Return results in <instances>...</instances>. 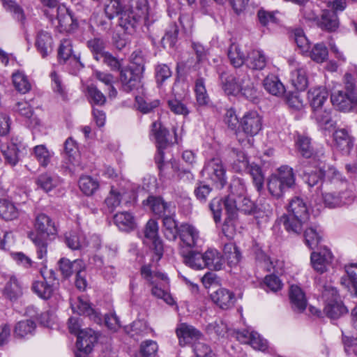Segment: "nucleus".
<instances>
[{
  "label": "nucleus",
  "mask_w": 357,
  "mask_h": 357,
  "mask_svg": "<svg viewBox=\"0 0 357 357\" xmlns=\"http://www.w3.org/2000/svg\"><path fill=\"white\" fill-rule=\"evenodd\" d=\"M64 160L62 163V168L68 171L70 174H73L80 167L79 161V151L76 142L72 138L68 137L64 142Z\"/></svg>",
  "instance_id": "nucleus-13"
},
{
  "label": "nucleus",
  "mask_w": 357,
  "mask_h": 357,
  "mask_svg": "<svg viewBox=\"0 0 357 357\" xmlns=\"http://www.w3.org/2000/svg\"><path fill=\"white\" fill-rule=\"evenodd\" d=\"M33 228L34 231L29 234H35L39 238H54L58 232L54 222L45 213L36 216Z\"/></svg>",
  "instance_id": "nucleus-15"
},
{
  "label": "nucleus",
  "mask_w": 357,
  "mask_h": 357,
  "mask_svg": "<svg viewBox=\"0 0 357 357\" xmlns=\"http://www.w3.org/2000/svg\"><path fill=\"white\" fill-rule=\"evenodd\" d=\"M298 153L305 158H310L312 155L311 139L305 136H298L296 142Z\"/></svg>",
  "instance_id": "nucleus-58"
},
{
  "label": "nucleus",
  "mask_w": 357,
  "mask_h": 357,
  "mask_svg": "<svg viewBox=\"0 0 357 357\" xmlns=\"http://www.w3.org/2000/svg\"><path fill=\"white\" fill-rule=\"evenodd\" d=\"M115 225L121 231L129 232L136 227V222L133 215L129 212H121L114 216Z\"/></svg>",
  "instance_id": "nucleus-33"
},
{
  "label": "nucleus",
  "mask_w": 357,
  "mask_h": 357,
  "mask_svg": "<svg viewBox=\"0 0 357 357\" xmlns=\"http://www.w3.org/2000/svg\"><path fill=\"white\" fill-rule=\"evenodd\" d=\"M315 176L317 181H328L333 184H339L342 190L347 189V181L335 167L326 164L321 158L316 159L314 157V178Z\"/></svg>",
  "instance_id": "nucleus-10"
},
{
  "label": "nucleus",
  "mask_w": 357,
  "mask_h": 357,
  "mask_svg": "<svg viewBox=\"0 0 357 357\" xmlns=\"http://www.w3.org/2000/svg\"><path fill=\"white\" fill-rule=\"evenodd\" d=\"M26 149V145L21 137H13L9 142L1 145V151L5 163L15 167L20 161V152Z\"/></svg>",
  "instance_id": "nucleus-14"
},
{
  "label": "nucleus",
  "mask_w": 357,
  "mask_h": 357,
  "mask_svg": "<svg viewBox=\"0 0 357 357\" xmlns=\"http://www.w3.org/2000/svg\"><path fill=\"white\" fill-rule=\"evenodd\" d=\"M227 56L231 64L235 67H241L245 61L244 53L241 51V47L235 43H232L228 50Z\"/></svg>",
  "instance_id": "nucleus-49"
},
{
  "label": "nucleus",
  "mask_w": 357,
  "mask_h": 357,
  "mask_svg": "<svg viewBox=\"0 0 357 357\" xmlns=\"http://www.w3.org/2000/svg\"><path fill=\"white\" fill-rule=\"evenodd\" d=\"M13 83L17 91L21 93H26L31 89V84L27 77L21 71L13 74Z\"/></svg>",
  "instance_id": "nucleus-55"
},
{
  "label": "nucleus",
  "mask_w": 357,
  "mask_h": 357,
  "mask_svg": "<svg viewBox=\"0 0 357 357\" xmlns=\"http://www.w3.org/2000/svg\"><path fill=\"white\" fill-rule=\"evenodd\" d=\"M168 130L160 122L152 123L151 135L154 137L157 147H167L170 142L167 138Z\"/></svg>",
  "instance_id": "nucleus-43"
},
{
  "label": "nucleus",
  "mask_w": 357,
  "mask_h": 357,
  "mask_svg": "<svg viewBox=\"0 0 357 357\" xmlns=\"http://www.w3.org/2000/svg\"><path fill=\"white\" fill-rule=\"evenodd\" d=\"M128 6L124 5V0H107L105 5V13L109 20L120 15Z\"/></svg>",
  "instance_id": "nucleus-46"
},
{
  "label": "nucleus",
  "mask_w": 357,
  "mask_h": 357,
  "mask_svg": "<svg viewBox=\"0 0 357 357\" xmlns=\"http://www.w3.org/2000/svg\"><path fill=\"white\" fill-rule=\"evenodd\" d=\"M331 293L325 307L324 312L331 319H338L340 317L348 313V309L344 305L340 296L337 291H328Z\"/></svg>",
  "instance_id": "nucleus-20"
},
{
  "label": "nucleus",
  "mask_w": 357,
  "mask_h": 357,
  "mask_svg": "<svg viewBox=\"0 0 357 357\" xmlns=\"http://www.w3.org/2000/svg\"><path fill=\"white\" fill-rule=\"evenodd\" d=\"M267 63V57L262 50H252L247 58V66L255 70H261L265 68Z\"/></svg>",
  "instance_id": "nucleus-34"
},
{
  "label": "nucleus",
  "mask_w": 357,
  "mask_h": 357,
  "mask_svg": "<svg viewBox=\"0 0 357 357\" xmlns=\"http://www.w3.org/2000/svg\"><path fill=\"white\" fill-rule=\"evenodd\" d=\"M145 63L146 61L142 51L137 50L132 53V66L120 70V81L125 91L130 92L141 86V79L145 70Z\"/></svg>",
  "instance_id": "nucleus-3"
},
{
  "label": "nucleus",
  "mask_w": 357,
  "mask_h": 357,
  "mask_svg": "<svg viewBox=\"0 0 357 357\" xmlns=\"http://www.w3.org/2000/svg\"><path fill=\"white\" fill-rule=\"evenodd\" d=\"M87 98L92 105H102L106 102L105 95L93 84L87 86Z\"/></svg>",
  "instance_id": "nucleus-60"
},
{
  "label": "nucleus",
  "mask_w": 357,
  "mask_h": 357,
  "mask_svg": "<svg viewBox=\"0 0 357 357\" xmlns=\"http://www.w3.org/2000/svg\"><path fill=\"white\" fill-rule=\"evenodd\" d=\"M144 206L158 218H164L168 215H175L176 207L172 202H167L160 196H149L143 202Z\"/></svg>",
  "instance_id": "nucleus-18"
},
{
  "label": "nucleus",
  "mask_w": 357,
  "mask_h": 357,
  "mask_svg": "<svg viewBox=\"0 0 357 357\" xmlns=\"http://www.w3.org/2000/svg\"><path fill=\"white\" fill-rule=\"evenodd\" d=\"M172 72L167 64L160 63L155 67V78L158 85H162L172 77Z\"/></svg>",
  "instance_id": "nucleus-63"
},
{
  "label": "nucleus",
  "mask_w": 357,
  "mask_h": 357,
  "mask_svg": "<svg viewBox=\"0 0 357 357\" xmlns=\"http://www.w3.org/2000/svg\"><path fill=\"white\" fill-rule=\"evenodd\" d=\"M176 335L181 345L193 344L202 337V334L195 327L186 324H181L176 329Z\"/></svg>",
  "instance_id": "nucleus-24"
},
{
  "label": "nucleus",
  "mask_w": 357,
  "mask_h": 357,
  "mask_svg": "<svg viewBox=\"0 0 357 357\" xmlns=\"http://www.w3.org/2000/svg\"><path fill=\"white\" fill-rule=\"evenodd\" d=\"M336 144L341 149H351L354 146V139L347 130L341 128L335 130L333 134Z\"/></svg>",
  "instance_id": "nucleus-47"
},
{
  "label": "nucleus",
  "mask_w": 357,
  "mask_h": 357,
  "mask_svg": "<svg viewBox=\"0 0 357 357\" xmlns=\"http://www.w3.org/2000/svg\"><path fill=\"white\" fill-rule=\"evenodd\" d=\"M234 160L231 167L234 171L238 173L245 172L250 164H249L246 155L241 151L233 150Z\"/></svg>",
  "instance_id": "nucleus-54"
},
{
  "label": "nucleus",
  "mask_w": 357,
  "mask_h": 357,
  "mask_svg": "<svg viewBox=\"0 0 357 357\" xmlns=\"http://www.w3.org/2000/svg\"><path fill=\"white\" fill-rule=\"evenodd\" d=\"M44 13L60 33L73 32L77 27V20L73 18L71 13L64 6H59L54 9H45Z\"/></svg>",
  "instance_id": "nucleus-8"
},
{
  "label": "nucleus",
  "mask_w": 357,
  "mask_h": 357,
  "mask_svg": "<svg viewBox=\"0 0 357 357\" xmlns=\"http://www.w3.org/2000/svg\"><path fill=\"white\" fill-rule=\"evenodd\" d=\"M203 261L204 268L218 271L223 265V257L216 249H208L203 254Z\"/></svg>",
  "instance_id": "nucleus-29"
},
{
  "label": "nucleus",
  "mask_w": 357,
  "mask_h": 357,
  "mask_svg": "<svg viewBox=\"0 0 357 357\" xmlns=\"http://www.w3.org/2000/svg\"><path fill=\"white\" fill-rule=\"evenodd\" d=\"M289 298L291 309L296 312H303L307 307L304 291H289Z\"/></svg>",
  "instance_id": "nucleus-45"
},
{
  "label": "nucleus",
  "mask_w": 357,
  "mask_h": 357,
  "mask_svg": "<svg viewBox=\"0 0 357 357\" xmlns=\"http://www.w3.org/2000/svg\"><path fill=\"white\" fill-rule=\"evenodd\" d=\"M68 328L71 333L77 335V347L84 352H91L94 344L98 340V334L91 328L80 329L79 320L75 317L68 319Z\"/></svg>",
  "instance_id": "nucleus-9"
},
{
  "label": "nucleus",
  "mask_w": 357,
  "mask_h": 357,
  "mask_svg": "<svg viewBox=\"0 0 357 357\" xmlns=\"http://www.w3.org/2000/svg\"><path fill=\"white\" fill-rule=\"evenodd\" d=\"M15 109L20 116L29 121L31 125H36L38 123V119L33 116V109L29 102L26 101L18 102L16 104Z\"/></svg>",
  "instance_id": "nucleus-57"
},
{
  "label": "nucleus",
  "mask_w": 357,
  "mask_h": 357,
  "mask_svg": "<svg viewBox=\"0 0 357 357\" xmlns=\"http://www.w3.org/2000/svg\"><path fill=\"white\" fill-rule=\"evenodd\" d=\"M65 243L72 250H82L89 245L86 235L80 229L66 233Z\"/></svg>",
  "instance_id": "nucleus-26"
},
{
  "label": "nucleus",
  "mask_w": 357,
  "mask_h": 357,
  "mask_svg": "<svg viewBox=\"0 0 357 357\" xmlns=\"http://www.w3.org/2000/svg\"><path fill=\"white\" fill-rule=\"evenodd\" d=\"M318 26L323 30L333 32L339 26V20L337 14L328 10H324L321 19L318 22Z\"/></svg>",
  "instance_id": "nucleus-35"
},
{
  "label": "nucleus",
  "mask_w": 357,
  "mask_h": 357,
  "mask_svg": "<svg viewBox=\"0 0 357 357\" xmlns=\"http://www.w3.org/2000/svg\"><path fill=\"white\" fill-rule=\"evenodd\" d=\"M124 331L132 337L138 338L139 336L149 334L152 329L148 326L146 321L139 319L134 321L128 326H126Z\"/></svg>",
  "instance_id": "nucleus-39"
},
{
  "label": "nucleus",
  "mask_w": 357,
  "mask_h": 357,
  "mask_svg": "<svg viewBox=\"0 0 357 357\" xmlns=\"http://www.w3.org/2000/svg\"><path fill=\"white\" fill-rule=\"evenodd\" d=\"M291 82L298 91H304L307 86L306 71L304 68H298L291 73Z\"/></svg>",
  "instance_id": "nucleus-53"
},
{
  "label": "nucleus",
  "mask_w": 357,
  "mask_h": 357,
  "mask_svg": "<svg viewBox=\"0 0 357 357\" xmlns=\"http://www.w3.org/2000/svg\"><path fill=\"white\" fill-rule=\"evenodd\" d=\"M295 182L293 169L288 166H282L277 174L271 175L267 183L270 194L276 197H281L286 190L291 188Z\"/></svg>",
  "instance_id": "nucleus-7"
},
{
  "label": "nucleus",
  "mask_w": 357,
  "mask_h": 357,
  "mask_svg": "<svg viewBox=\"0 0 357 357\" xmlns=\"http://www.w3.org/2000/svg\"><path fill=\"white\" fill-rule=\"evenodd\" d=\"M317 246L314 248V271L322 274L328 271L333 259V255L325 245H321L322 236L314 229V241Z\"/></svg>",
  "instance_id": "nucleus-12"
},
{
  "label": "nucleus",
  "mask_w": 357,
  "mask_h": 357,
  "mask_svg": "<svg viewBox=\"0 0 357 357\" xmlns=\"http://www.w3.org/2000/svg\"><path fill=\"white\" fill-rule=\"evenodd\" d=\"M94 76L97 79L103 83L107 87L108 95L109 98H115L116 96L117 91L113 85L114 76L112 74L96 70L94 72Z\"/></svg>",
  "instance_id": "nucleus-52"
},
{
  "label": "nucleus",
  "mask_w": 357,
  "mask_h": 357,
  "mask_svg": "<svg viewBox=\"0 0 357 357\" xmlns=\"http://www.w3.org/2000/svg\"><path fill=\"white\" fill-rule=\"evenodd\" d=\"M20 210L10 201L6 199H0V217L10 221L17 219L20 215Z\"/></svg>",
  "instance_id": "nucleus-37"
},
{
  "label": "nucleus",
  "mask_w": 357,
  "mask_h": 357,
  "mask_svg": "<svg viewBox=\"0 0 357 357\" xmlns=\"http://www.w3.org/2000/svg\"><path fill=\"white\" fill-rule=\"evenodd\" d=\"M36 324L31 319L18 321L14 328V335L17 338H26L32 336L36 331Z\"/></svg>",
  "instance_id": "nucleus-36"
},
{
  "label": "nucleus",
  "mask_w": 357,
  "mask_h": 357,
  "mask_svg": "<svg viewBox=\"0 0 357 357\" xmlns=\"http://www.w3.org/2000/svg\"><path fill=\"white\" fill-rule=\"evenodd\" d=\"M178 235L183 243L189 248L195 246L199 237V231L187 223L181 225Z\"/></svg>",
  "instance_id": "nucleus-27"
},
{
  "label": "nucleus",
  "mask_w": 357,
  "mask_h": 357,
  "mask_svg": "<svg viewBox=\"0 0 357 357\" xmlns=\"http://www.w3.org/2000/svg\"><path fill=\"white\" fill-rule=\"evenodd\" d=\"M229 188L231 194L226 197L225 199H220L224 201L228 197H231L236 201V204L237 205V200L236 199L235 197H237L238 199H241L243 196H245L246 192V186L241 179L236 178L234 179L231 183Z\"/></svg>",
  "instance_id": "nucleus-56"
},
{
  "label": "nucleus",
  "mask_w": 357,
  "mask_h": 357,
  "mask_svg": "<svg viewBox=\"0 0 357 357\" xmlns=\"http://www.w3.org/2000/svg\"><path fill=\"white\" fill-rule=\"evenodd\" d=\"M294 40L301 52L312 59V49L309 40L306 38L301 29H296L294 32Z\"/></svg>",
  "instance_id": "nucleus-44"
},
{
  "label": "nucleus",
  "mask_w": 357,
  "mask_h": 357,
  "mask_svg": "<svg viewBox=\"0 0 357 357\" xmlns=\"http://www.w3.org/2000/svg\"><path fill=\"white\" fill-rule=\"evenodd\" d=\"M72 52L73 50L70 41L68 40H62L58 50L59 59H63L64 61L68 59H73L77 69L83 68L84 65L81 63L78 57L76 56L72 57Z\"/></svg>",
  "instance_id": "nucleus-41"
},
{
  "label": "nucleus",
  "mask_w": 357,
  "mask_h": 357,
  "mask_svg": "<svg viewBox=\"0 0 357 357\" xmlns=\"http://www.w3.org/2000/svg\"><path fill=\"white\" fill-rule=\"evenodd\" d=\"M70 305L73 312L86 315L97 324L102 321L100 314L91 307L86 297L79 296L76 298H71Z\"/></svg>",
  "instance_id": "nucleus-19"
},
{
  "label": "nucleus",
  "mask_w": 357,
  "mask_h": 357,
  "mask_svg": "<svg viewBox=\"0 0 357 357\" xmlns=\"http://www.w3.org/2000/svg\"><path fill=\"white\" fill-rule=\"evenodd\" d=\"M203 261V254L198 252L191 251L184 257L185 264L196 270L204 268Z\"/></svg>",
  "instance_id": "nucleus-59"
},
{
  "label": "nucleus",
  "mask_w": 357,
  "mask_h": 357,
  "mask_svg": "<svg viewBox=\"0 0 357 357\" xmlns=\"http://www.w3.org/2000/svg\"><path fill=\"white\" fill-rule=\"evenodd\" d=\"M210 298L215 304L223 310L231 307L236 301L233 291H213L210 294Z\"/></svg>",
  "instance_id": "nucleus-30"
},
{
  "label": "nucleus",
  "mask_w": 357,
  "mask_h": 357,
  "mask_svg": "<svg viewBox=\"0 0 357 357\" xmlns=\"http://www.w3.org/2000/svg\"><path fill=\"white\" fill-rule=\"evenodd\" d=\"M310 212L307 204L302 198L296 197L291 199L287 206V213L280 218V222L289 232L296 234L304 230L305 244L310 248L312 228L308 227Z\"/></svg>",
  "instance_id": "nucleus-1"
},
{
  "label": "nucleus",
  "mask_w": 357,
  "mask_h": 357,
  "mask_svg": "<svg viewBox=\"0 0 357 357\" xmlns=\"http://www.w3.org/2000/svg\"><path fill=\"white\" fill-rule=\"evenodd\" d=\"M53 38L51 34L43 30L38 32L35 45L43 58L47 57L53 50Z\"/></svg>",
  "instance_id": "nucleus-25"
},
{
  "label": "nucleus",
  "mask_w": 357,
  "mask_h": 357,
  "mask_svg": "<svg viewBox=\"0 0 357 357\" xmlns=\"http://www.w3.org/2000/svg\"><path fill=\"white\" fill-rule=\"evenodd\" d=\"M263 127L262 117L256 111L246 112L240 120L241 130H236V137L243 147L253 145V137L257 135Z\"/></svg>",
  "instance_id": "nucleus-6"
},
{
  "label": "nucleus",
  "mask_w": 357,
  "mask_h": 357,
  "mask_svg": "<svg viewBox=\"0 0 357 357\" xmlns=\"http://www.w3.org/2000/svg\"><path fill=\"white\" fill-rule=\"evenodd\" d=\"M203 174L208 177L213 183L222 188L226 183V172L222 160L218 158L208 161L203 170Z\"/></svg>",
  "instance_id": "nucleus-17"
},
{
  "label": "nucleus",
  "mask_w": 357,
  "mask_h": 357,
  "mask_svg": "<svg viewBox=\"0 0 357 357\" xmlns=\"http://www.w3.org/2000/svg\"><path fill=\"white\" fill-rule=\"evenodd\" d=\"M346 276L340 279V284L343 288L357 290V264L345 266Z\"/></svg>",
  "instance_id": "nucleus-40"
},
{
  "label": "nucleus",
  "mask_w": 357,
  "mask_h": 357,
  "mask_svg": "<svg viewBox=\"0 0 357 357\" xmlns=\"http://www.w3.org/2000/svg\"><path fill=\"white\" fill-rule=\"evenodd\" d=\"M28 236L36 246L37 258L42 260V264L46 267L48 238H39L35 234H29Z\"/></svg>",
  "instance_id": "nucleus-42"
},
{
  "label": "nucleus",
  "mask_w": 357,
  "mask_h": 357,
  "mask_svg": "<svg viewBox=\"0 0 357 357\" xmlns=\"http://www.w3.org/2000/svg\"><path fill=\"white\" fill-rule=\"evenodd\" d=\"M35 183L38 188L46 192H48L57 185L58 180L50 174L44 173L40 174L37 178H36Z\"/></svg>",
  "instance_id": "nucleus-48"
},
{
  "label": "nucleus",
  "mask_w": 357,
  "mask_h": 357,
  "mask_svg": "<svg viewBox=\"0 0 357 357\" xmlns=\"http://www.w3.org/2000/svg\"><path fill=\"white\" fill-rule=\"evenodd\" d=\"M354 197L351 191L345 190L338 192V195L336 192L322 194L321 199L326 206L335 208L351 203Z\"/></svg>",
  "instance_id": "nucleus-23"
},
{
  "label": "nucleus",
  "mask_w": 357,
  "mask_h": 357,
  "mask_svg": "<svg viewBox=\"0 0 357 357\" xmlns=\"http://www.w3.org/2000/svg\"><path fill=\"white\" fill-rule=\"evenodd\" d=\"M79 187L86 195H92L99 188V183L90 176H82L79 180Z\"/></svg>",
  "instance_id": "nucleus-51"
},
{
  "label": "nucleus",
  "mask_w": 357,
  "mask_h": 357,
  "mask_svg": "<svg viewBox=\"0 0 357 357\" xmlns=\"http://www.w3.org/2000/svg\"><path fill=\"white\" fill-rule=\"evenodd\" d=\"M140 273L144 283L151 290H167L169 289V279L162 272L157 271L150 264H144L141 267Z\"/></svg>",
  "instance_id": "nucleus-11"
},
{
  "label": "nucleus",
  "mask_w": 357,
  "mask_h": 357,
  "mask_svg": "<svg viewBox=\"0 0 357 357\" xmlns=\"http://www.w3.org/2000/svg\"><path fill=\"white\" fill-rule=\"evenodd\" d=\"M246 171L250 174L257 190L261 192L264 184V175L261 167L257 164L251 163Z\"/></svg>",
  "instance_id": "nucleus-50"
},
{
  "label": "nucleus",
  "mask_w": 357,
  "mask_h": 357,
  "mask_svg": "<svg viewBox=\"0 0 357 357\" xmlns=\"http://www.w3.org/2000/svg\"><path fill=\"white\" fill-rule=\"evenodd\" d=\"M33 154L40 165L47 167L50 162L52 154L45 145H37L33 148Z\"/></svg>",
  "instance_id": "nucleus-62"
},
{
  "label": "nucleus",
  "mask_w": 357,
  "mask_h": 357,
  "mask_svg": "<svg viewBox=\"0 0 357 357\" xmlns=\"http://www.w3.org/2000/svg\"><path fill=\"white\" fill-rule=\"evenodd\" d=\"M158 230V222L155 220L150 219L145 225L144 233L145 238L151 241L158 259H160L162 256L163 245L159 237Z\"/></svg>",
  "instance_id": "nucleus-21"
},
{
  "label": "nucleus",
  "mask_w": 357,
  "mask_h": 357,
  "mask_svg": "<svg viewBox=\"0 0 357 357\" xmlns=\"http://www.w3.org/2000/svg\"><path fill=\"white\" fill-rule=\"evenodd\" d=\"M147 13V0H130L128 7L120 15L119 25L126 33L132 34L135 32L140 22L146 18Z\"/></svg>",
  "instance_id": "nucleus-4"
},
{
  "label": "nucleus",
  "mask_w": 357,
  "mask_h": 357,
  "mask_svg": "<svg viewBox=\"0 0 357 357\" xmlns=\"http://www.w3.org/2000/svg\"><path fill=\"white\" fill-rule=\"evenodd\" d=\"M265 90L270 94L275 96H281L285 92L284 84L279 77L273 74L268 75L263 82Z\"/></svg>",
  "instance_id": "nucleus-32"
},
{
  "label": "nucleus",
  "mask_w": 357,
  "mask_h": 357,
  "mask_svg": "<svg viewBox=\"0 0 357 357\" xmlns=\"http://www.w3.org/2000/svg\"><path fill=\"white\" fill-rule=\"evenodd\" d=\"M175 215H168L162 218L163 233L165 238L169 241H174L179 232L177 222L175 220Z\"/></svg>",
  "instance_id": "nucleus-38"
},
{
  "label": "nucleus",
  "mask_w": 357,
  "mask_h": 357,
  "mask_svg": "<svg viewBox=\"0 0 357 357\" xmlns=\"http://www.w3.org/2000/svg\"><path fill=\"white\" fill-rule=\"evenodd\" d=\"M158 350V344L154 340H145L140 345V354L142 357H155Z\"/></svg>",
  "instance_id": "nucleus-64"
},
{
  "label": "nucleus",
  "mask_w": 357,
  "mask_h": 357,
  "mask_svg": "<svg viewBox=\"0 0 357 357\" xmlns=\"http://www.w3.org/2000/svg\"><path fill=\"white\" fill-rule=\"evenodd\" d=\"M193 89L197 104L200 107L208 105L211 100L206 89L204 77L199 75L196 77Z\"/></svg>",
  "instance_id": "nucleus-31"
},
{
  "label": "nucleus",
  "mask_w": 357,
  "mask_h": 357,
  "mask_svg": "<svg viewBox=\"0 0 357 357\" xmlns=\"http://www.w3.org/2000/svg\"><path fill=\"white\" fill-rule=\"evenodd\" d=\"M209 207L213 213V220L216 223L220 222L222 211L223 208L225 209L227 218L224 222L222 230L225 236L231 238L235 231L234 220L237 212L236 201L231 197L224 201L215 197L211 200Z\"/></svg>",
  "instance_id": "nucleus-5"
},
{
  "label": "nucleus",
  "mask_w": 357,
  "mask_h": 357,
  "mask_svg": "<svg viewBox=\"0 0 357 357\" xmlns=\"http://www.w3.org/2000/svg\"><path fill=\"white\" fill-rule=\"evenodd\" d=\"M238 341L243 344H250L254 349L262 352L268 351V341L257 332L250 329H243L234 332Z\"/></svg>",
  "instance_id": "nucleus-16"
},
{
  "label": "nucleus",
  "mask_w": 357,
  "mask_h": 357,
  "mask_svg": "<svg viewBox=\"0 0 357 357\" xmlns=\"http://www.w3.org/2000/svg\"><path fill=\"white\" fill-rule=\"evenodd\" d=\"M222 90L227 95H241L248 99L253 98L256 95V89L250 75L241 70L235 74L222 73L220 75Z\"/></svg>",
  "instance_id": "nucleus-2"
},
{
  "label": "nucleus",
  "mask_w": 357,
  "mask_h": 357,
  "mask_svg": "<svg viewBox=\"0 0 357 357\" xmlns=\"http://www.w3.org/2000/svg\"><path fill=\"white\" fill-rule=\"evenodd\" d=\"M58 266L63 277L68 278L74 272L77 273L80 268H84L85 263L79 259L70 261L67 258L62 257L59 260Z\"/></svg>",
  "instance_id": "nucleus-28"
},
{
  "label": "nucleus",
  "mask_w": 357,
  "mask_h": 357,
  "mask_svg": "<svg viewBox=\"0 0 357 357\" xmlns=\"http://www.w3.org/2000/svg\"><path fill=\"white\" fill-rule=\"evenodd\" d=\"M331 102L338 110L349 112L357 105V97L351 91H337L332 93Z\"/></svg>",
  "instance_id": "nucleus-22"
},
{
  "label": "nucleus",
  "mask_w": 357,
  "mask_h": 357,
  "mask_svg": "<svg viewBox=\"0 0 357 357\" xmlns=\"http://www.w3.org/2000/svg\"><path fill=\"white\" fill-rule=\"evenodd\" d=\"M167 105L169 110L176 115H183L185 116L190 113L187 105L178 98H169L167 100Z\"/></svg>",
  "instance_id": "nucleus-61"
}]
</instances>
